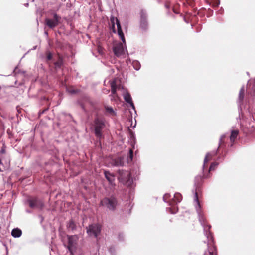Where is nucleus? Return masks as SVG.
<instances>
[{
	"instance_id": "obj_1",
	"label": "nucleus",
	"mask_w": 255,
	"mask_h": 255,
	"mask_svg": "<svg viewBox=\"0 0 255 255\" xmlns=\"http://www.w3.org/2000/svg\"><path fill=\"white\" fill-rule=\"evenodd\" d=\"M110 21L112 29L113 30V32L116 33L117 31L118 34L120 39L122 40L123 44H125L126 41L124 37V35L122 30L119 20L116 17L112 16L111 17Z\"/></svg>"
},
{
	"instance_id": "obj_2",
	"label": "nucleus",
	"mask_w": 255,
	"mask_h": 255,
	"mask_svg": "<svg viewBox=\"0 0 255 255\" xmlns=\"http://www.w3.org/2000/svg\"><path fill=\"white\" fill-rule=\"evenodd\" d=\"M67 241V245H66L67 249L70 252L71 255H73L74 252L76 249V246L78 238L77 236H67L66 237Z\"/></svg>"
},
{
	"instance_id": "obj_3",
	"label": "nucleus",
	"mask_w": 255,
	"mask_h": 255,
	"mask_svg": "<svg viewBox=\"0 0 255 255\" xmlns=\"http://www.w3.org/2000/svg\"><path fill=\"white\" fill-rule=\"evenodd\" d=\"M113 51L115 55L118 57H125L128 54L126 47H124L121 43H115L113 46Z\"/></svg>"
},
{
	"instance_id": "obj_4",
	"label": "nucleus",
	"mask_w": 255,
	"mask_h": 255,
	"mask_svg": "<svg viewBox=\"0 0 255 255\" xmlns=\"http://www.w3.org/2000/svg\"><path fill=\"white\" fill-rule=\"evenodd\" d=\"M118 178L123 184L129 185L131 183V181H130V174L128 171H119V176Z\"/></svg>"
},
{
	"instance_id": "obj_5",
	"label": "nucleus",
	"mask_w": 255,
	"mask_h": 255,
	"mask_svg": "<svg viewBox=\"0 0 255 255\" xmlns=\"http://www.w3.org/2000/svg\"><path fill=\"white\" fill-rule=\"evenodd\" d=\"M101 204L106 206L110 210H114L117 205V201L114 198H105L101 201Z\"/></svg>"
},
{
	"instance_id": "obj_6",
	"label": "nucleus",
	"mask_w": 255,
	"mask_h": 255,
	"mask_svg": "<svg viewBox=\"0 0 255 255\" xmlns=\"http://www.w3.org/2000/svg\"><path fill=\"white\" fill-rule=\"evenodd\" d=\"M169 197H170L169 194H165L163 197V199L165 202H169L170 205H173L174 204L180 202L182 200L181 195L178 193H175L174 195V197L172 198V201H169L168 200Z\"/></svg>"
},
{
	"instance_id": "obj_7",
	"label": "nucleus",
	"mask_w": 255,
	"mask_h": 255,
	"mask_svg": "<svg viewBox=\"0 0 255 255\" xmlns=\"http://www.w3.org/2000/svg\"><path fill=\"white\" fill-rule=\"evenodd\" d=\"M95 134L97 137H100L102 136L101 130L104 126V122L102 120L97 119L95 121Z\"/></svg>"
},
{
	"instance_id": "obj_8",
	"label": "nucleus",
	"mask_w": 255,
	"mask_h": 255,
	"mask_svg": "<svg viewBox=\"0 0 255 255\" xmlns=\"http://www.w3.org/2000/svg\"><path fill=\"white\" fill-rule=\"evenodd\" d=\"M101 231V227L98 224L91 225L87 229V233L89 235H93L97 237Z\"/></svg>"
},
{
	"instance_id": "obj_9",
	"label": "nucleus",
	"mask_w": 255,
	"mask_h": 255,
	"mask_svg": "<svg viewBox=\"0 0 255 255\" xmlns=\"http://www.w3.org/2000/svg\"><path fill=\"white\" fill-rule=\"evenodd\" d=\"M60 19V17L58 16L57 14H54V19H50L49 18H46L45 19L46 24L50 28H53L56 27L59 22V20Z\"/></svg>"
},
{
	"instance_id": "obj_10",
	"label": "nucleus",
	"mask_w": 255,
	"mask_h": 255,
	"mask_svg": "<svg viewBox=\"0 0 255 255\" xmlns=\"http://www.w3.org/2000/svg\"><path fill=\"white\" fill-rule=\"evenodd\" d=\"M194 202H195V206L197 212H198L199 217H200V205L199 203V201L198 200L197 193H195V194ZM199 220L201 223L202 222V220H203V221L204 220L201 217H200Z\"/></svg>"
},
{
	"instance_id": "obj_11",
	"label": "nucleus",
	"mask_w": 255,
	"mask_h": 255,
	"mask_svg": "<svg viewBox=\"0 0 255 255\" xmlns=\"http://www.w3.org/2000/svg\"><path fill=\"white\" fill-rule=\"evenodd\" d=\"M123 96H124V99L125 100V101L127 103H128L130 105V106L133 109H134V106L133 103L132 102V99H131V96L129 95V94L128 92L125 91L123 93Z\"/></svg>"
},
{
	"instance_id": "obj_12",
	"label": "nucleus",
	"mask_w": 255,
	"mask_h": 255,
	"mask_svg": "<svg viewBox=\"0 0 255 255\" xmlns=\"http://www.w3.org/2000/svg\"><path fill=\"white\" fill-rule=\"evenodd\" d=\"M104 174L106 178L109 181V183L111 185H113L115 181L114 176L108 171H105Z\"/></svg>"
},
{
	"instance_id": "obj_13",
	"label": "nucleus",
	"mask_w": 255,
	"mask_h": 255,
	"mask_svg": "<svg viewBox=\"0 0 255 255\" xmlns=\"http://www.w3.org/2000/svg\"><path fill=\"white\" fill-rule=\"evenodd\" d=\"M22 234L21 230L18 228H15L12 230L11 235L15 238L19 237Z\"/></svg>"
},
{
	"instance_id": "obj_14",
	"label": "nucleus",
	"mask_w": 255,
	"mask_h": 255,
	"mask_svg": "<svg viewBox=\"0 0 255 255\" xmlns=\"http://www.w3.org/2000/svg\"><path fill=\"white\" fill-rule=\"evenodd\" d=\"M29 206L31 208H35L39 207V201L37 199H33L29 200Z\"/></svg>"
},
{
	"instance_id": "obj_15",
	"label": "nucleus",
	"mask_w": 255,
	"mask_h": 255,
	"mask_svg": "<svg viewBox=\"0 0 255 255\" xmlns=\"http://www.w3.org/2000/svg\"><path fill=\"white\" fill-rule=\"evenodd\" d=\"M238 134V130H233L231 132V134L230 136V140L231 142L234 141V140L237 137Z\"/></svg>"
},
{
	"instance_id": "obj_16",
	"label": "nucleus",
	"mask_w": 255,
	"mask_h": 255,
	"mask_svg": "<svg viewBox=\"0 0 255 255\" xmlns=\"http://www.w3.org/2000/svg\"><path fill=\"white\" fill-rule=\"evenodd\" d=\"M112 94L114 96L116 93V86L115 81H113L111 83Z\"/></svg>"
},
{
	"instance_id": "obj_17",
	"label": "nucleus",
	"mask_w": 255,
	"mask_h": 255,
	"mask_svg": "<svg viewBox=\"0 0 255 255\" xmlns=\"http://www.w3.org/2000/svg\"><path fill=\"white\" fill-rule=\"evenodd\" d=\"M215 250V247H212L208 249L207 252H205L204 253V255H214V251Z\"/></svg>"
},
{
	"instance_id": "obj_18",
	"label": "nucleus",
	"mask_w": 255,
	"mask_h": 255,
	"mask_svg": "<svg viewBox=\"0 0 255 255\" xmlns=\"http://www.w3.org/2000/svg\"><path fill=\"white\" fill-rule=\"evenodd\" d=\"M244 91H245V89H244V88L243 87L241 88L240 92H239V99L241 101L242 100V99L244 98Z\"/></svg>"
},
{
	"instance_id": "obj_19",
	"label": "nucleus",
	"mask_w": 255,
	"mask_h": 255,
	"mask_svg": "<svg viewBox=\"0 0 255 255\" xmlns=\"http://www.w3.org/2000/svg\"><path fill=\"white\" fill-rule=\"evenodd\" d=\"M212 154H211V153H207L205 157V159H204V164L206 163H207L209 160H211V157H212Z\"/></svg>"
},
{
	"instance_id": "obj_20",
	"label": "nucleus",
	"mask_w": 255,
	"mask_h": 255,
	"mask_svg": "<svg viewBox=\"0 0 255 255\" xmlns=\"http://www.w3.org/2000/svg\"><path fill=\"white\" fill-rule=\"evenodd\" d=\"M68 227L72 230H73L75 228V224L74 222L73 221H70L68 224Z\"/></svg>"
},
{
	"instance_id": "obj_21",
	"label": "nucleus",
	"mask_w": 255,
	"mask_h": 255,
	"mask_svg": "<svg viewBox=\"0 0 255 255\" xmlns=\"http://www.w3.org/2000/svg\"><path fill=\"white\" fill-rule=\"evenodd\" d=\"M207 237L208 239V245L212 244L213 240H212V237L210 233H206Z\"/></svg>"
},
{
	"instance_id": "obj_22",
	"label": "nucleus",
	"mask_w": 255,
	"mask_h": 255,
	"mask_svg": "<svg viewBox=\"0 0 255 255\" xmlns=\"http://www.w3.org/2000/svg\"><path fill=\"white\" fill-rule=\"evenodd\" d=\"M217 165V163H212V164L211 165L210 167V169H209V170H210V171H211V170H214V168L216 167V166Z\"/></svg>"
},
{
	"instance_id": "obj_23",
	"label": "nucleus",
	"mask_w": 255,
	"mask_h": 255,
	"mask_svg": "<svg viewBox=\"0 0 255 255\" xmlns=\"http://www.w3.org/2000/svg\"><path fill=\"white\" fill-rule=\"evenodd\" d=\"M106 110L107 112L111 113V114H114V112L113 111V109L112 107H107L106 108Z\"/></svg>"
},
{
	"instance_id": "obj_24",
	"label": "nucleus",
	"mask_w": 255,
	"mask_h": 255,
	"mask_svg": "<svg viewBox=\"0 0 255 255\" xmlns=\"http://www.w3.org/2000/svg\"><path fill=\"white\" fill-rule=\"evenodd\" d=\"M68 91L70 93H75L76 92V90L73 89L72 88H68L67 89Z\"/></svg>"
},
{
	"instance_id": "obj_25",
	"label": "nucleus",
	"mask_w": 255,
	"mask_h": 255,
	"mask_svg": "<svg viewBox=\"0 0 255 255\" xmlns=\"http://www.w3.org/2000/svg\"><path fill=\"white\" fill-rule=\"evenodd\" d=\"M132 158H133V151L131 149H130L129 150V158H130V160H132Z\"/></svg>"
},
{
	"instance_id": "obj_26",
	"label": "nucleus",
	"mask_w": 255,
	"mask_h": 255,
	"mask_svg": "<svg viewBox=\"0 0 255 255\" xmlns=\"http://www.w3.org/2000/svg\"><path fill=\"white\" fill-rule=\"evenodd\" d=\"M98 50L101 54H103L104 52H103V49L102 48V47H99L98 48Z\"/></svg>"
},
{
	"instance_id": "obj_27",
	"label": "nucleus",
	"mask_w": 255,
	"mask_h": 255,
	"mask_svg": "<svg viewBox=\"0 0 255 255\" xmlns=\"http://www.w3.org/2000/svg\"><path fill=\"white\" fill-rule=\"evenodd\" d=\"M170 213H172V214L175 213L177 211L176 208L174 207V211H172L171 208H170Z\"/></svg>"
},
{
	"instance_id": "obj_28",
	"label": "nucleus",
	"mask_w": 255,
	"mask_h": 255,
	"mask_svg": "<svg viewBox=\"0 0 255 255\" xmlns=\"http://www.w3.org/2000/svg\"><path fill=\"white\" fill-rule=\"evenodd\" d=\"M52 58V55L51 53H49L47 55V59L50 60Z\"/></svg>"
},
{
	"instance_id": "obj_29",
	"label": "nucleus",
	"mask_w": 255,
	"mask_h": 255,
	"mask_svg": "<svg viewBox=\"0 0 255 255\" xmlns=\"http://www.w3.org/2000/svg\"><path fill=\"white\" fill-rule=\"evenodd\" d=\"M135 69L137 70H138L139 69V66L138 67H135Z\"/></svg>"
},
{
	"instance_id": "obj_30",
	"label": "nucleus",
	"mask_w": 255,
	"mask_h": 255,
	"mask_svg": "<svg viewBox=\"0 0 255 255\" xmlns=\"http://www.w3.org/2000/svg\"><path fill=\"white\" fill-rule=\"evenodd\" d=\"M134 64H137V65H136V67H138V66H139L138 65V63L137 62H135Z\"/></svg>"
},
{
	"instance_id": "obj_31",
	"label": "nucleus",
	"mask_w": 255,
	"mask_h": 255,
	"mask_svg": "<svg viewBox=\"0 0 255 255\" xmlns=\"http://www.w3.org/2000/svg\"><path fill=\"white\" fill-rule=\"evenodd\" d=\"M224 136H222V137H221L220 140H221V141H222V140H223V138H224Z\"/></svg>"
},
{
	"instance_id": "obj_32",
	"label": "nucleus",
	"mask_w": 255,
	"mask_h": 255,
	"mask_svg": "<svg viewBox=\"0 0 255 255\" xmlns=\"http://www.w3.org/2000/svg\"><path fill=\"white\" fill-rule=\"evenodd\" d=\"M4 152V151H3V150L0 151V152H1H1Z\"/></svg>"
},
{
	"instance_id": "obj_33",
	"label": "nucleus",
	"mask_w": 255,
	"mask_h": 255,
	"mask_svg": "<svg viewBox=\"0 0 255 255\" xmlns=\"http://www.w3.org/2000/svg\"><path fill=\"white\" fill-rule=\"evenodd\" d=\"M64 244H65V245L66 246V243H65V241H64Z\"/></svg>"
}]
</instances>
